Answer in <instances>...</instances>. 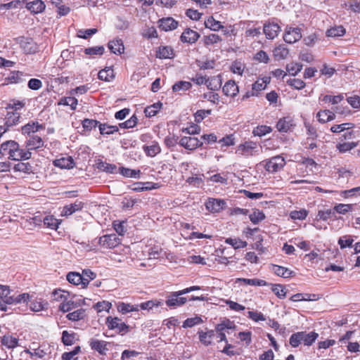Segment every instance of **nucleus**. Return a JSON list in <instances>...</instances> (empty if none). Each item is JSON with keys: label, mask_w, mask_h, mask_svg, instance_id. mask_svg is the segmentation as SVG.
<instances>
[{"label": "nucleus", "mask_w": 360, "mask_h": 360, "mask_svg": "<svg viewBox=\"0 0 360 360\" xmlns=\"http://www.w3.org/2000/svg\"><path fill=\"white\" fill-rule=\"evenodd\" d=\"M53 165L61 169H72L75 164L72 157H63L53 161Z\"/></svg>", "instance_id": "obj_28"}, {"label": "nucleus", "mask_w": 360, "mask_h": 360, "mask_svg": "<svg viewBox=\"0 0 360 360\" xmlns=\"http://www.w3.org/2000/svg\"><path fill=\"white\" fill-rule=\"evenodd\" d=\"M162 302L159 300H152L141 303L139 306V309L150 310L153 307H158L162 306Z\"/></svg>", "instance_id": "obj_52"}, {"label": "nucleus", "mask_w": 360, "mask_h": 360, "mask_svg": "<svg viewBox=\"0 0 360 360\" xmlns=\"http://www.w3.org/2000/svg\"><path fill=\"white\" fill-rule=\"evenodd\" d=\"M205 27L210 29L212 31L217 32L220 30H223L224 26L219 20H217L213 16H209L205 20Z\"/></svg>", "instance_id": "obj_30"}, {"label": "nucleus", "mask_w": 360, "mask_h": 360, "mask_svg": "<svg viewBox=\"0 0 360 360\" xmlns=\"http://www.w3.org/2000/svg\"><path fill=\"white\" fill-rule=\"evenodd\" d=\"M358 145L357 142H343V143H338L335 146L337 150L340 153H345L347 152L350 151Z\"/></svg>", "instance_id": "obj_44"}, {"label": "nucleus", "mask_w": 360, "mask_h": 360, "mask_svg": "<svg viewBox=\"0 0 360 360\" xmlns=\"http://www.w3.org/2000/svg\"><path fill=\"white\" fill-rule=\"evenodd\" d=\"M272 292L276 295V297L279 299H285L287 294V290L285 285L281 284H271Z\"/></svg>", "instance_id": "obj_47"}, {"label": "nucleus", "mask_w": 360, "mask_h": 360, "mask_svg": "<svg viewBox=\"0 0 360 360\" xmlns=\"http://www.w3.org/2000/svg\"><path fill=\"white\" fill-rule=\"evenodd\" d=\"M303 65L300 63L292 62L286 65V70L290 75H297L302 69Z\"/></svg>", "instance_id": "obj_55"}, {"label": "nucleus", "mask_w": 360, "mask_h": 360, "mask_svg": "<svg viewBox=\"0 0 360 360\" xmlns=\"http://www.w3.org/2000/svg\"><path fill=\"white\" fill-rule=\"evenodd\" d=\"M271 270L276 276L284 278H290L295 275V273L293 271L276 264H272Z\"/></svg>", "instance_id": "obj_27"}, {"label": "nucleus", "mask_w": 360, "mask_h": 360, "mask_svg": "<svg viewBox=\"0 0 360 360\" xmlns=\"http://www.w3.org/2000/svg\"><path fill=\"white\" fill-rule=\"evenodd\" d=\"M89 344L92 350L98 352L101 356H105L109 350V347L112 343L105 340L91 338L89 342Z\"/></svg>", "instance_id": "obj_8"}, {"label": "nucleus", "mask_w": 360, "mask_h": 360, "mask_svg": "<svg viewBox=\"0 0 360 360\" xmlns=\"http://www.w3.org/2000/svg\"><path fill=\"white\" fill-rule=\"evenodd\" d=\"M98 77L101 80L110 82L115 77L114 70L110 68L101 70L98 72Z\"/></svg>", "instance_id": "obj_50"}, {"label": "nucleus", "mask_w": 360, "mask_h": 360, "mask_svg": "<svg viewBox=\"0 0 360 360\" xmlns=\"http://www.w3.org/2000/svg\"><path fill=\"white\" fill-rule=\"evenodd\" d=\"M288 55L289 49L283 44L276 46L273 50V56L276 60H285Z\"/></svg>", "instance_id": "obj_26"}, {"label": "nucleus", "mask_w": 360, "mask_h": 360, "mask_svg": "<svg viewBox=\"0 0 360 360\" xmlns=\"http://www.w3.org/2000/svg\"><path fill=\"white\" fill-rule=\"evenodd\" d=\"M162 106L160 102L155 103L147 106L144 110V113L147 117H151L158 114Z\"/></svg>", "instance_id": "obj_51"}, {"label": "nucleus", "mask_w": 360, "mask_h": 360, "mask_svg": "<svg viewBox=\"0 0 360 360\" xmlns=\"http://www.w3.org/2000/svg\"><path fill=\"white\" fill-rule=\"evenodd\" d=\"M1 343L7 349H14L19 345V339L10 333H6L1 338Z\"/></svg>", "instance_id": "obj_25"}, {"label": "nucleus", "mask_w": 360, "mask_h": 360, "mask_svg": "<svg viewBox=\"0 0 360 360\" xmlns=\"http://www.w3.org/2000/svg\"><path fill=\"white\" fill-rule=\"evenodd\" d=\"M13 295H11V290L8 286L0 285V299L8 304H13Z\"/></svg>", "instance_id": "obj_33"}, {"label": "nucleus", "mask_w": 360, "mask_h": 360, "mask_svg": "<svg viewBox=\"0 0 360 360\" xmlns=\"http://www.w3.org/2000/svg\"><path fill=\"white\" fill-rule=\"evenodd\" d=\"M346 30L342 25H335L328 29L326 35L328 37H338L345 34Z\"/></svg>", "instance_id": "obj_34"}, {"label": "nucleus", "mask_w": 360, "mask_h": 360, "mask_svg": "<svg viewBox=\"0 0 360 360\" xmlns=\"http://www.w3.org/2000/svg\"><path fill=\"white\" fill-rule=\"evenodd\" d=\"M316 218L317 219L326 221L331 218L336 219V215H335V211H333V210L328 209L326 210H319Z\"/></svg>", "instance_id": "obj_58"}, {"label": "nucleus", "mask_w": 360, "mask_h": 360, "mask_svg": "<svg viewBox=\"0 0 360 360\" xmlns=\"http://www.w3.org/2000/svg\"><path fill=\"white\" fill-rule=\"evenodd\" d=\"M225 243L231 245L236 250L245 248L248 245L246 241H243L240 238H228L225 240Z\"/></svg>", "instance_id": "obj_57"}, {"label": "nucleus", "mask_w": 360, "mask_h": 360, "mask_svg": "<svg viewBox=\"0 0 360 360\" xmlns=\"http://www.w3.org/2000/svg\"><path fill=\"white\" fill-rule=\"evenodd\" d=\"M200 35L196 31H194L190 28H186L182 32L180 40L183 43L194 44L200 38Z\"/></svg>", "instance_id": "obj_17"}, {"label": "nucleus", "mask_w": 360, "mask_h": 360, "mask_svg": "<svg viewBox=\"0 0 360 360\" xmlns=\"http://www.w3.org/2000/svg\"><path fill=\"white\" fill-rule=\"evenodd\" d=\"M118 311L121 312L123 314H125L128 312L131 311H138L139 306L138 305H131L130 304L120 302L117 305Z\"/></svg>", "instance_id": "obj_53"}, {"label": "nucleus", "mask_w": 360, "mask_h": 360, "mask_svg": "<svg viewBox=\"0 0 360 360\" xmlns=\"http://www.w3.org/2000/svg\"><path fill=\"white\" fill-rule=\"evenodd\" d=\"M262 164L266 171L270 173H275L283 168L285 165V160L283 157L276 155L264 160Z\"/></svg>", "instance_id": "obj_5"}, {"label": "nucleus", "mask_w": 360, "mask_h": 360, "mask_svg": "<svg viewBox=\"0 0 360 360\" xmlns=\"http://www.w3.org/2000/svg\"><path fill=\"white\" fill-rule=\"evenodd\" d=\"M84 206V203L82 201L77 200L75 202L63 207L61 216L68 217L77 211L82 210Z\"/></svg>", "instance_id": "obj_19"}, {"label": "nucleus", "mask_w": 360, "mask_h": 360, "mask_svg": "<svg viewBox=\"0 0 360 360\" xmlns=\"http://www.w3.org/2000/svg\"><path fill=\"white\" fill-rule=\"evenodd\" d=\"M77 99L75 97H63L58 102V105L70 106L71 110H75L77 105Z\"/></svg>", "instance_id": "obj_59"}, {"label": "nucleus", "mask_w": 360, "mask_h": 360, "mask_svg": "<svg viewBox=\"0 0 360 360\" xmlns=\"http://www.w3.org/2000/svg\"><path fill=\"white\" fill-rule=\"evenodd\" d=\"M184 295V293H180V290L176 292H171L167 297L166 300V304L169 307L175 308L176 307H180L184 305L187 299L184 297H179L180 295Z\"/></svg>", "instance_id": "obj_11"}, {"label": "nucleus", "mask_w": 360, "mask_h": 360, "mask_svg": "<svg viewBox=\"0 0 360 360\" xmlns=\"http://www.w3.org/2000/svg\"><path fill=\"white\" fill-rule=\"evenodd\" d=\"M108 48L115 54H121L124 52V46L122 39H114L108 43Z\"/></svg>", "instance_id": "obj_36"}, {"label": "nucleus", "mask_w": 360, "mask_h": 360, "mask_svg": "<svg viewBox=\"0 0 360 360\" xmlns=\"http://www.w3.org/2000/svg\"><path fill=\"white\" fill-rule=\"evenodd\" d=\"M206 86L208 89L216 91L221 88V75H218L215 77H207Z\"/></svg>", "instance_id": "obj_35"}, {"label": "nucleus", "mask_w": 360, "mask_h": 360, "mask_svg": "<svg viewBox=\"0 0 360 360\" xmlns=\"http://www.w3.org/2000/svg\"><path fill=\"white\" fill-rule=\"evenodd\" d=\"M18 44L25 54H34L38 51V45L32 38L21 37L18 39Z\"/></svg>", "instance_id": "obj_7"}, {"label": "nucleus", "mask_w": 360, "mask_h": 360, "mask_svg": "<svg viewBox=\"0 0 360 360\" xmlns=\"http://www.w3.org/2000/svg\"><path fill=\"white\" fill-rule=\"evenodd\" d=\"M21 113L20 112H13L7 110L5 117V125L9 129L20 122Z\"/></svg>", "instance_id": "obj_21"}, {"label": "nucleus", "mask_w": 360, "mask_h": 360, "mask_svg": "<svg viewBox=\"0 0 360 360\" xmlns=\"http://www.w3.org/2000/svg\"><path fill=\"white\" fill-rule=\"evenodd\" d=\"M343 99L344 96L342 94H338L336 96L324 95L319 97L320 101L326 103H330L333 105L340 103L342 101H343Z\"/></svg>", "instance_id": "obj_49"}, {"label": "nucleus", "mask_w": 360, "mask_h": 360, "mask_svg": "<svg viewBox=\"0 0 360 360\" xmlns=\"http://www.w3.org/2000/svg\"><path fill=\"white\" fill-rule=\"evenodd\" d=\"M245 68V64L239 60L233 61L230 67V70L233 74H237L240 76L243 74Z\"/></svg>", "instance_id": "obj_63"}, {"label": "nucleus", "mask_w": 360, "mask_h": 360, "mask_svg": "<svg viewBox=\"0 0 360 360\" xmlns=\"http://www.w3.org/2000/svg\"><path fill=\"white\" fill-rule=\"evenodd\" d=\"M4 154L8 155V159L15 161L27 160L31 158L32 153L26 148H22L15 141H6L2 143Z\"/></svg>", "instance_id": "obj_1"}, {"label": "nucleus", "mask_w": 360, "mask_h": 360, "mask_svg": "<svg viewBox=\"0 0 360 360\" xmlns=\"http://www.w3.org/2000/svg\"><path fill=\"white\" fill-rule=\"evenodd\" d=\"M309 212L306 209H301L300 210H292L290 213V217L293 220H304L308 216Z\"/></svg>", "instance_id": "obj_62"}, {"label": "nucleus", "mask_w": 360, "mask_h": 360, "mask_svg": "<svg viewBox=\"0 0 360 360\" xmlns=\"http://www.w3.org/2000/svg\"><path fill=\"white\" fill-rule=\"evenodd\" d=\"M199 340L205 346L211 345L214 337V330H210L207 332L199 331Z\"/></svg>", "instance_id": "obj_39"}, {"label": "nucleus", "mask_w": 360, "mask_h": 360, "mask_svg": "<svg viewBox=\"0 0 360 360\" xmlns=\"http://www.w3.org/2000/svg\"><path fill=\"white\" fill-rule=\"evenodd\" d=\"M96 165L99 170L106 173L115 174L117 172V166L114 164H110L101 160L97 162Z\"/></svg>", "instance_id": "obj_45"}, {"label": "nucleus", "mask_w": 360, "mask_h": 360, "mask_svg": "<svg viewBox=\"0 0 360 360\" xmlns=\"http://www.w3.org/2000/svg\"><path fill=\"white\" fill-rule=\"evenodd\" d=\"M301 332L302 344L304 346L309 347L312 345L319 338V333L315 331L307 333L306 331Z\"/></svg>", "instance_id": "obj_29"}, {"label": "nucleus", "mask_w": 360, "mask_h": 360, "mask_svg": "<svg viewBox=\"0 0 360 360\" xmlns=\"http://www.w3.org/2000/svg\"><path fill=\"white\" fill-rule=\"evenodd\" d=\"M76 333H70L67 330H64L62 333V342L65 345H72L75 342Z\"/></svg>", "instance_id": "obj_60"}, {"label": "nucleus", "mask_w": 360, "mask_h": 360, "mask_svg": "<svg viewBox=\"0 0 360 360\" xmlns=\"http://www.w3.org/2000/svg\"><path fill=\"white\" fill-rule=\"evenodd\" d=\"M249 218L252 224H257L263 221L266 216L263 211L259 209H253L252 213L249 215Z\"/></svg>", "instance_id": "obj_46"}, {"label": "nucleus", "mask_w": 360, "mask_h": 360, "mask_svg": "<svg viewBox=\"0 0 360 360\" xmlns=\"http://www.w3.org/2000/svg\"><path fill=\"white\" fill-rule=\"evenodd\" d=\"M121 239L116 234H106L100 237L98 244L106 249H112L118 246Z\"/></svg>", "instance_id": "obj_9"}, {"label": "nucleus", "mask_w": 360, "mask_h": 360, "mask_svg": "<svg viewBox=\"0 0 360 360\" xmlns=\"http://www.w3.org/2000/svg\"><path fill=\"white\" fill-rule=\"evenodd\" d=\"M44 124H40L37 121H30L27 124L22 126L20 129L21 134L24 136H30L36 132L45 129Z\"/></svg>", "instance_id": "obj_10"}, {"label": "nucleus", "mask_w": 360, "mask_h": 360, "mask_svg": "<svg viewBox=\"0 0 360 360\" xmlns=\"http://www.w3.org/2000/svg\"><path fill=\"white\" fill-rule=\"evenodd\" d=\"M67 281L75 285H80L81 288L85 289L89 285L87 278H84L82 275L76 271H70L66 276Z\"/></svg>", "instance_id": "obj_13"}, {"label": "nucleus", "mask_w": 360, "mask_h": 360, "mask_svg": "<svg viewBox=\"0 0 360 360\" xmlns=\"http://www.w3.org/2000/svg\"><path fill=\"white\" fill-rule=\"evenodd\" d=\"M26 149L30 150H37L44 146V141L43 139L37 134H33L29 136V139L25 141Z\"/></svg>", "instance_id": "obj_16"}, {"label": "nucleus", "mask_w": 360, "mask_h": 360, "mask_svg": "<svg viewBox=\"0 0 360 360\" xmlns=\"http://www.w3.org/2000/svg\"><path fill=\"white\" fill-rule=\"evenodd\" d=\"M143 150L147 155L154 157L160 153L161 148L158 143H153L150 146H143Z\"/></svg>", "instance_id": "obj_56"}, {"label": "nucleus", "mask_w": 360, "mask_h": 360, "mask_svg": "<svg viewBox=\"0 0 360 360\" xmlns=\"http://www.w3.org/2000/svg\"><path fill=\"white\" fill-rule=\"evenodd\" d=\"M233 327V323L229 319L217 324L215 326V329L214 330V333H217V338L219 339L218 342L224 341L227 343L228 340L225 334V330L227 329H231Z\"/></svg>", "instance_id": "obj_12"}, {"label": "nucleus", "mask_w": 360, "mask_h": 360, "mask_svg": "<svg viewBox=\"0 0 360 360\" xmlns=\"http://www.w3.org/2000/svg\"><path fill=\"white\" fill-rule=\"evenodd\" d=\"M179 144L187 150H195L202 145V142L197 137L185 136L179 139Z\"/></svg>", "instance_id": "obj_14"}, {"label": "nucleus", "mask_w": 360, "mask_h": 360, "mask_svg": "<svg viewBox=\"0 0 360 360\" xmlns=\"http://www.w3.org/2000/svg\"><path fill=\"white\" fill-rule=\"evenodd\" d=\"M276 127L279 132L288 133L293 130L295 124L293 119L288 116L279 119Z\"/></svg>", "instance_id": "obj_15"}, {"label": "nucleus", "mask_w": 360, "mask_h": 360, "mask_svg": "<svg viewBox=\"0 0 360 360\" xmlns=\"http://www.w3.org/2000/svg\"><path fill=\"white\" fill-rule=\"evenodd\" d=\"M302 37L301 28L298 27H293L290 25L285 27L283 35V39L285 42L292 44L300 41Z\"/></svg>", "instance_id": "obj_6"}, {"label": "nucleus", "mask_w": 360, "mask_h": 360, "mask_svg": "<svg viewBox=\"0 0 360 360\" xmlns=\"http://www.w3.org/2000/svg\"><path fill=\"white\" fill-rule=\"evenodd\" d=\"M226 202L223 200L210 198L205 203L206 209L211 212H219L224 210Z\"/></svg>", "instance_id": "obj_20"}, {"label": "nucleus", "mask_w": 360, "mask_h": 360, "mask_svg": "<svg viewBox=\"0 0 360 360\" xmlns=\"http://www.w3.org/2000/svg\"><path fill=\"white\" fill-rule=\"evenodd\" d=\"M269 83V79L267 77L259 79L254 84H252V90L255 92V94H256L257 96H258L260 93L266 88Z\"/></svg>", "instance_id": "obj_32"}, {"label": "nucleus", "mask_w": 360, "mask_h": 360, "mask_svg": "<svg viewBox=\"0 0 360 360\" xmlns=\"http://www.w3.org/2000/svg\"><path fill=\"white\" fill-rule=\"evenodd\" d=\"M222 41V38L217 34H210L202 38V42L205 46L210 47Z\"/></svg>", "instance_id": "obj_37"}, {"label": "nucleus", "mask_w": 360, "mask_h": 360, "mask_svg": "<svg viewBox=\"0 0 360 360\" xmlns=\"http://www.w3.org/2000/svg\"><path fill=\"white\" fill-rule=\"evenodd\" d=\"M25 7L31 13L38 14L44 12L46 8V5L41 0H34L27 2Z\"/></svg>", "instance_id": "obj_24"}, {"label": "nucleus", "mask_w": 360, "mask_h": 360, "mask_svg": "<svg viewBox=\"0 0 360 360\" xmlns=\"http://www.w3.org/2000/svg\"><path fill=\"white\" fill-rule=\"evenodd\" d=\"M25 103L21 101L13 100L6 106V110L13 112H19L20 110L24 108Z\"/></svg>", "instance_id": "obj_61"}, {"label": "nucleus", "mask_w": 360, "mask_h": 360, "mask_svg": "<svg viewBox=\"0 0 360 360\" xmlns=\"http://www.w3.org/2000/svg\"><path fill=\"white\" fill-rule=\"evenodd\" d=\"M222 91L226 96L234 98L239 92V87L234 80L230 79L225 82L222 87Z\"/></svg>", "instance_id": "obj_18"}, {"label": "nucleus", "mask_w": 360, "mask_h": 360, "mask_svg": "<svg viewBox=\"0 0 360 360\" xmlns=\"http://www.w3.org/2000/svg\"><path fill=\"white\" fill-rule=\"evenodd\" d=\"M100 122L96 120L84 119L82 122V125L84 131H91L93 129L98 127Z\"/></svg>", "instance_id": "obj_64"}, {"label": "nucleus", "mask_w": 360, "mask_h": 360, "mask_svg": "<svg viewBox=\"0 0 360 360\" xmlns=\"http://www.w3.org/2000/svg\"><path fill=\"white\" fill-rule=\"evenodd\" d=\"M316 117L320 123L324 124L335 120V115L330 110H321L317 112Z\"/></svg>", "instance_id": "obj_31"}, {"label": "nucleus", "mask_w": 360, "mask_h": 360, "mask_svg": "<svg viewBox=\"0 0 360 360\" xmlns=\"http://www.w3.org/2000/svg\"><path fill=\"white\" fill-rule=\"evenodd\" d=\"M23 73L20 71H12L10 75L4 79V84H18L22 80Z\"/></svg>", "instance_id": "obj_42"}, {"label": "nucleus", "mask_w": 360, "mask_h": 360, "mask_svg": "<svg viewBox=\"0 0 360 360\" xmlns=\"http://www.w3.org/2000/svg\"><path fill=\"white\" fill-rule=\"evenodd\" d=\"M86 309L83 308L78 309L72 312H69L66 315V318L71 321H78L86 318Z\"/></svg>", "instance_id": "obj_38"}, {"label": "nucleus", "mask_w": 360, "mask_h": 360, "mask_svg": "<svg viewBox=\"0 0 360 360\" xmlns=\"http://www.w3.org/2000/svg\"><path fill=\"white\" fill-rule=\"evenodd\" d=\"M278 19L272 18L266 21L263 26V32L267 39H274L281 31Z\"/></svg>", "instance_id": "obj_4"}, {"label": "nucleus", "mask_w": 360, "mask_h": 360, "mask_svg": "<svg viewBox=\"0 0 360 360\" xmlns=\"http://www.w3.org/2000/svg\"><path fill=\"white\" fill-rule=\"evenodd\" d=\"M105 325L110 330H115L117 335H125L130 331V326L126 324L118 317L108 316L105 320Z\"/></svg>", "instance_id": "obj_2"}, {"label": "nucleus", "mask_w": 360, "mask_h": 360, "mask_svg": "<svg viewBox=\"0 0 360 360\" xmlns=\"http://www.w3.org/2000/svg\"><path fill=\"white\" fill-rule=\"evenodd\" d=\"M304 127L307 129V141L308 142L309 140L316 141L318 137L316 128L309 122H304Z\"/></svg>", "instance_id": "obj_54"}, {"label": "nucleus", "mask_w": 360, "mask_h": 360, "mask_svg": "<svg viewBox=\"0 0 360 360\" xmlns=\"http://www.w3.org/2000/svg\"><path fill=\"white\" fill-rule=\"evenodd\" d=\"M61 221L57 219L53 215H47L43 219L44 226L52 230H57Z\"/></svg>", "instance_id": "obj_40"}, {"label": "nucleus", "mask_w": 360, "mask_h": 360, "mask_svg": "<svg viewBox=\"0 0 360 360\" xmlns=\"http://www.w3.org/2000/svg\"><path fill=\"white\" fill-rule=\"evenodd\" d=\"M100 134L102 135H110L119 131V127L115 125H110L106 123L98 124Z\"/></svg>", "instance_id": "obj_43"}, {"label": "nucleus", "mask_w": 360, "mask_h": 360, "mask_svg": "<svg viewBox=\"0 0 360 360\" xmlns=\"http://www.w3.org/2000/svg\"><path fill=\"white\" fill-rule=\"evenodd\" d=\"M260 147L256 142L252 141H245L240 143L236 148V153L245 158L259 155Z\"/></svg>", "instance_id": "obj_3"}, {"label": "nucleus", "mask_w": 360, "mask_h": 360, "mask_svg": "<svg viewBox=\"0 0 360 360\" xmlns=\"http://www.w3.org/2000/svg\"><path fill=\"white\" fill-rule=\"evenodd\" d=\"M174 56V51L170 46H160L156 51V57L160 59H172Z\"/></svg>", "instance_id": "obj_23"}, {"label": "nucleus", "mask_w": 360, "mask_h": 360, "mask_svg": "<svg viewBox=\"0 0 360 360\" xmlns=\"http://www.w3.org/2000/svg\"><path fill=\"white\" fill-rule=\"evenodd\" d=\"M236 283H243L247 285H255V286H265L267 285V282L264 280L257 279V278H237Z\"/></svg>", "instance_id": "obj_41"}, {"label": "nucleus", "mask_w": 360, "mask_h": 360, "mask_svg": "<svg viewBox=\"0 0 360 360\" xmlns=\"http://www.w3.org/2000/svg\"><path fill=\"white\" fill-rule=\"evenodd\" d=\"M178 25V21L171 17L162 18L159 20V27L165 32L174 30L177 28Z\"/></svg>", "instance_id": "obj_22"}, {"label": "nucleus", "mask_w": 360, "mask_h": 360, "mask_svg": "<svg viewBox=\"0 0 360 360\" xmlns=\"http://www.w3.org/2000/svg\"><path fill=\"white\" fill-rule=\"evenodd\" d=\"M354 124L345 122L340 124H333L330 130L334 134H340L345 131V129H352L354 128Z\"/></svg>", "instance_id": "obj_48"}]
</instances>
